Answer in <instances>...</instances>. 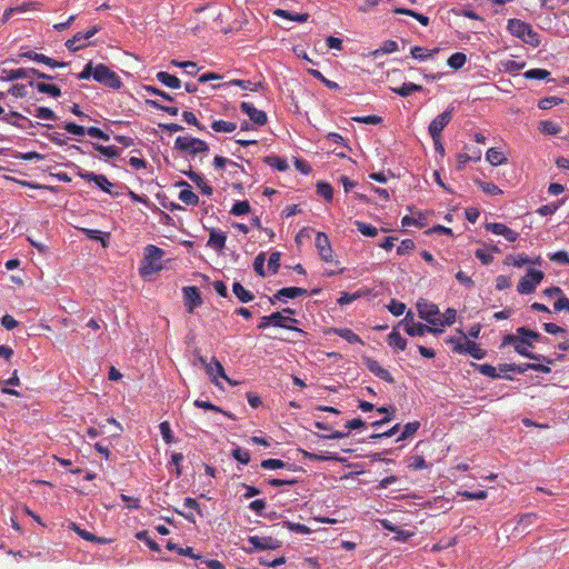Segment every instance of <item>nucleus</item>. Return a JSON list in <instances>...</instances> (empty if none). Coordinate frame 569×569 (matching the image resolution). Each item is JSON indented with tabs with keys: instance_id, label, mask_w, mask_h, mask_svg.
I'll list each match as a JSON object with an SVG mask.
<instances>
[{
	"instance_id": "obj_23",
	"label": "nucleus",
	"mask_w": 569,
	"mask_h": 569,
	"mask_svg": "<svg viewBox=\"0 0 569 569\" xmlns=\"http://www.w3.org/2000/svg\"><path fill=\"white\" fill-rule=\"evenodd\" d=\"M30 87H36L37 90L41 93H47L51 96L52 98H58L61 96V90L56 84H50L46 82H34L33 80L29 81Z\"/></svg>"
},
{
	"instance_id": "obj_58",
	"label": "nucleus",
	"mask_w": 569,
	"mask_h": 569,
	"mask_svg": "<svg viewBox=\"0 0 569 569\" xmlns=\"http://www.w3.org/2000/svg\"><path fill=\"white\" fill-rule=\"evenodd\" d=\"M561 102H562V99H560L558 97H547V98H542L539 100L538 107L541 110H548L555 106H558Z\"/></svg>"
},
{
	"instance_id": "obj_39",
	"label": "nucleus",
	"mask_w": 569,
	"mask_h": 569,
	"mask_svg": "<svg viewBox=\"0 0 569 569\" xmlns=\"http://www.w3.org/2000/svg\"><path fill=\"white\" fill-rule=\"evenodd\" d=\"M530 363H522V365H516V363H502L499 365V371L500 372H509L513 371L517 373H525L527 370H529Z\"/></svg>"
},
{
	"instance_id": "obj_8",
	"label": "nucleus",
	"mask_w": 569,
	"mask_h": 569,
	"mask_svg": "<svg viewBox=\"0 0 569 569\" xmlns=\"http://www.w3.org/2000/svg\"><path fill=\"white\" fill-rule=\"evenodd\" d=\"M459 332L462 335L465 342H458L453 347V351L457 353H469L472 358L478 360L483 359L487 355L486 350L481 349L478 343L468 340L467 336L461 330H459Z\"/></svg>"
},
{
	"instance_id": "obj_59",
	"label": "nucleus",
	"mask_w": 569,
	"mask_h": 569,
	"mask_svg": "<svg viewBox=\"0 0 569 569\" xmlns=\"http://www.w3.org/2000/svg\"><path fill=\"white\" fill-rule=\"evenodd\" d=\"M565 203V199L560 200L558 203H548V204H545V206H541L537 212L540 214V216H551L558 209L559 207Z\"/></svg>"
},
{
	"instance_id": "obj_43",
	"label": "nucleus",
	"mask_w": 569,
	"mask_h": 569,
	"mask_svg": "<svg viewBox=\"0 0 569 569\" xmlns=\"http://www.w3.org/2000/svg\"><path fill=\"white\" fill-rule=\"evenodd\" d=\"M419 427H420L419 421L408 422L407 425H405L401 435L397 438V441H401V440H405V439L413 436L417 432V430L419 429Z\"/></svg>"
},
{
	"instance_id": "obj_55",
	"label": "nucleus",
	"mask_w": 569,
	"mask_h": 569,
	"mask_svg": "<svg viewBox=\"0 0 569 569\" xmlns=\"http://www.w3.org/2000/svg\"><path fill=\"white\" fill-rule=\"evenodd\" d=\"M198 361L204 367L206 372L210 378V381L217 387H220L219 381L216 380V373L213 372V366L211 361L208 362L207 358L203 356H198Z\"/></svg>"
},
{
	"instance_id": "obj_30",
	"label": "nucleus",
	"mask_w": 569,
	"mask_h": 569,
	"mask_svg": "<svg viewBox=\"0 0 569 569\" xmlns=\"http://www.w3.org/2000/svg\"><path fill=\"white\" fill-rule=\"evenodd\" d=\"M264 162L278 171H286L289 168L287 159L278 156H268Z\"/></svg>"
},
{
	"instance_id": "obj_56",
	"label": "nucleus",
	"mask_w": 569,
	"mask_h": 569,
	"mask_svg": "<svg viewBox=\"0 0 569 569\" xmlns=\"http://www.w3.org/2000/svg\"><path fill=\"white\" fill-rule=\"evenodd\" d=\"M136 537L138 540L144 542L151 550H153V551L160 550L159 545L153 539H151L149 537L148 531H146V530L139 531V532H137Z\"/></svg>"
},
{
	"instance_id": "obj_33",
	"label": "nucleus",
	"mask_w": 569,
	"mask_h": 569,
	"mask_svg": "<svg viewBox=\"0 0 569 569\" xmlns=\"http://www.w3.org/2000/svg\"><path fill=\"white\" fill-rule=\"evenodd\" d=\"M211 128L216 132H233L237 128L234 122L224 121V120H214L211 123Z\"/></svg>"
},
{
	"instance_id": "obj_18",
	"label": "nucleus",
	"mask_w": 569,
	"mask_h": 569,
	"mask_svg": "<svg viewBox=\"0 0 569 569\" xmlns=\"http://www.w3.org/2000/svg\"><path fill=\"white\" fill-rule=\"evenodd\" d=\"M227 234L220 229H211L209 233V240L207 246L216 250L217 252H222L226 247Z\"/></svg>"
},
{
	"instance_id": "obj_16",
	"label": "nucleus",
	"mask_w": 569,
	"mask_h": 569,
	"mask_svg": "<svg viewBox=\"0 0 569 569\" xmlns=\"http://www.w3.org/2000/svg\"><path fill=\"white\" fill-rule=\"evenodd\" d=\"M363 361L369 369L370 372H372L376 377L380 378L381 380H385L386 382L393 383L395 379L390 375V372L380 366V363L377 360L370 359L365 357Z\"/></svg>"
},
{
	"instance_id": "obj_37",
	"label": "nucleus",
	"mask_w": 569,
	"mask_h": 569,
	"mask_svg": "<svg viewBox=\"0 0 569 569\" xmlns=\"http://www.w3.org/2000/svg\"><path fill=\"white\" fill-rule=\"evenodd\" d=\"M393 12L395 13H399V14L410 16V17L417 19L422 26H428L429 24V18L427 16L418 13V12L411 10V9L396 8V9H393Z\"/></svg>"
},
{
	"instance_id": "obj_19",
	"label": "nucleus",
	"mask_w": 569,
	"mask_h": 569,
	"mask_svg": "<svg viewBox=\"0 0 569 569\" xmlns=\"http://www.w3.org/2000/svg\"><path fill=\"white\" fill-rule=\"evenodd\" d=\"M270 320H271L273 327L288 329V330H293L295 329L293 325L298 322L297 319L289 317V316H284L282 312H279V311L272 312L270 315Z\"/></svg>"
},
{
	"instance_id": "obj_27",
	"label": "nucleus",
	"mask_w": 569,
	"mask_h": 569,
	"mask_svg": "<svg viewBox=\"0 0 569 569\" xmlns=\"http://www.w3.org/2000/svg\"><path fill=\"white\" fill-rule=\"evenodd\" d=\"M274 16L277 17H280V18H283V19H288V20H291V21H296V22H307L308 19H309V14L308 13H292L290 11H287V10H283V9H277L274 10Z\"/></svg>"
},
{
	"instance_id": "obj_7",
	"label": "nucleus",
	"mask_w": 569,
	"mask_h": 569,
	"mask_svg": "<svg viewBox=\"0 0 569 569\" xmlns=\"http://www.w3.org/2000/svg\"><path fill=\"white\" fill-rule=\"evenodd\" d=\"M452 111L453 108H448L430 122L428 131L433 142L438 143V138H441L442 130L447 127L452 118Z\"/></svg>"
},
{
	"instance_id": "obj_9",
	"label": "nucleus",
	"mask_w": 569,
	"mask_h": 569,
	"mask_svg": "<svg viewBox=\"0 0 569 569\" xmlns=\"http://www.w3.org/2000/svg\"><path fill=\"white\" fill-rule=\"evenodd\" d=\"M163 256L164 251L154 244H148L144 248V261L147 262L148 267L154 271L162 269L161 259Z\"/></svg>"
},
{
	"instance_id": "obj_45",
	"label": "nucleus",
	"mask_w": 569,
	"mask_h": 569,
	"mask_svg": "<svg viewBox=\"0 0 569 569\" xmlns=\"http://www.w3.org/2000/svg\"><path fill=\"white\" fill-rule=\"evenodd\" d=\"M146 103L157 110L164 111L170 116H177L179 113V109L177 107L164 106L157 100L147 99Z\"/></svg>"
},
{
	"instance_id": "obj_49",
	"label": "nucleus",
	"mask_w": 569,
	"mask_h": 569,
	"mask_svg": "<svg viewBox=\"0 0 569 569\" xmlns=\"http://www.w3.org/2000/svg\"><path fill=\"white\" fill-rule=\"evenodd\" d=\"M476 183L481 188V190L490 196H497L502 193V190L492 182H486L481 180H476Z\"/></svg>"
},
{
	"instance_id": "obj_62",
	"label": "nucleus",
	"mask_w": 569,
	"mask_h": 569,
	"mask_svg": "<svg viewBox=\"0 0 569 569\" xmlns=\"http://www.w3.org/2000/svg\"><path fill=\"white\" fill-rule=\"evenodd\" d=\"M200 562L197 565L199 569H204L202 566H204L207 569H223V565L216 559H198Z\"/></svg>"
},
{
	"instance_id": "obj_29",
	"label": "nucleus",
	"mask_w": 569,
	"mask_h": 569,
	"mask_svg": "<svg viewBox=\"0 0 569 569\" xmlns=\"http://www.w3.org/2000/svg\"><path fill=\"white\" fill-rule=\"evenodd\" d=\"M166 548L169 551H176L177 553H179L181 556H187V557H190L192 559H201V556L194 553L193 549L191 547L182 548V547H179L177 543H174L172 541H168L167 545H166Z\"/></svg>"
},
{
	"instance_id": "obj_52",
	"label": "nucleus",
	"mask_w": 569,
	"mask_h": 569,
	"mask_svg": "<svg viewBox=\"0 0 569 569\" xmlns=\"http://www.w3.org/2000/svg\"><path fill=\"white\" fill-rule=\"evenodd\" d=\"M230 84L237 86L243 90L257 91L261 82H252L251 80L234 79L230 81Z\"/></svg>"
},
{
	"instance_id": "obj_35",
	"label": "nucleus",
	"mask_w": 569,
	"mask_h": 569,
	"mask_svg": "<svg viewBox=\"0 0 569 569\" xmlns=\"http://www.w3.org/2000/svg\"><path fill=\"white\" fill-rule=\"evenodd\" d=\"M211 363L213 366V372L216 373V380L218 381V378H222L224 379L229 385L231 386H236L237 382L231 380L224 372V368L223 366L221 365V362L217 359V358H212L211 359Z\"/></svg>"
},
{
	"instance_id": "obj_44",
	"label": "nucleus",
	"mask_w": 569,
	"mask_h": 569,
	"mask_svg": "<svg viewBox=\"0 0 569 569\" xmlns=\"http://www.w3.org/2000/svg\"><path fill=\"white\" fill-rule=\"evenodd\" d=\"M438 51V49H435V50H427L425 48H421V47H413L411 48V56L415 58V59H418V60H426L428 58H431L433 56V53H436Z\"/></svg>"
},
{
	"instance_id": "obj_48",
	"label": "nucleus",
	"mask_w": 569,
	"mask_h": 569,
	"mask_svg": "<svg viewBox=\"0 0 569 569\" xmlns=\"http://www.w3.org/2000/svg\"><path fill=\"white\" fill-rule=\"evenodd\" d=\"M476 367L477 370L483 376L490 377L492 379H498L501 377L498 372V369L489 363L476 365Z\"/></svg>"
},
{
	"instance_id": "obj_54",
	"label": "nucleus",
	"mask_w": 569,
	"mask_h": 569,
	"mask_svg": "<svg viewBox=\"0 0 569 569\" xmlns=\"http://www.w3.org/2000/svg\"><path fill=\"white\" fill-rule=\"evenodd\" d=\"M19 57L30 59L37 63H43L48 62V57L42 53H37L32 50L21 51L19 53Z\"/></svg>"
},
{
	"instance_id": "obj_3",
	"label": "nucleus",
	"mask_w": 569,
	"mask_h": 569,
	"mask_svg": "<svg viewBox=\"0 0 569 569\" xmlns=\"http://www.w3.org/2000/svg\"><path fill=\"white\" fill-rule=\"evenodd\" d=\"M93 79L97 82L116 90L120 89L123 84L121 78L103 63L96 64Z\"/></svg>"
},
{
	"instance_id": "obj_51",
	"label": "nucleus",
	"mask_w": 569,
	"mask_h": 569,
	"mask_svg": "<svg viewBox=\"0 0 569 569\" xmlns=\"http://www.w3.org/2000/svg\"><path fill=\"white\" fill-rule=\"evenodd\" d=\"M550 76V72L546 69H530L523 73L527 79L546 80Z\"/></svg>"
},
{
	"instance_id": "obj_46",
	"label": "nucleus",
	"mask_w": 569,
	"mask_h": 569,
	"mask_svg": "<svg viewBox=\"0 0 569 569\" xmlns=\"http://www.w3.org/2000/svg\"><path fill=\"white\" fill-rule=\"evenodd\" d=\"M539 130L545 134H558L561 131V128L549 120L541 121L539 123Z\"/></svg>"
},
{
	"instance_id": "obj_61",
	"label": "nucleus",
	"mask_w": 569,
	"mask_h": 569,
	"mask_svg": "<svg viewBox=\"0 0 569 569\" xmlns=\"http://www.w3.org/2000/svg\"><path fill=\"white\" fill-rule=\"evenodd\" d=\"M387 308L396 317L401 316L406 311V305L396 299H392Z\"/></svg>"
},
{
	"instance_id": "obj_53",
	"label": "nucleus",
	"mask_w": 569,
	"mask_h": 569,
	"mask_svg": "<svg viewBox=\"0 0 569 569\" xmlns=\"http://www.w3.org/2000/svg\"><path fill=\"white\" fill-rule=\"evenodd\" d=\"M317 193L330 201L333 197V189L329 183L320 181L317 183Z\"/></svg>"
},
{
	"instance_id": "obj_57",
	"label": "nucleus",
	"mask_w": 569,
	"mask_h": 569,
	"mask_svg": "<svg viewBox=\"0 0 569 569\" xmlns=\"http://www.w3.org/2000/svg\"><path fill=\"white\" fill-rule=\"evenodd\" d=\"M33 116L43 120H54L57 118L56 113L47 107H37L34 109Z\"/></svg>"
},
{
	"instance_id": "obj_25",
	"label": "nucleus",
	"mask_w": 569,
	"mask_h": 569,
	"mask_svg": "<svg viewBox=\"0 0 569 569\" xmlns=\"http://www.w3.org/2000/svg\"><path fill=\"white\" fill-rule=\"evenodd\" d=\"M157 80L160 81L163 86L171 89H179L181 87V81L178 77L170 74L166 71H159L157 73Z\"/></svg>"
},
{
	"instance_id": "obj_24",
	"label": "nucleus",
	"mask_w": 569,
	"mask_h": 569,
	"mask_svg": "<svg viewBox=\"0 0 569 569\" xmlns=\"http://www.w3.org/2000/svg\"><path fill=\"white\" fill-rule=\"evenodd\" d=\"M232 292L237 297V299L242 302L247 303L254 299V296L251 291L247 290L240 282L234 281L232 284Z\"/></svg>"
},
{
	"instance_id": "obj_17",
	"label": "nucleus",
	"mask_w": 569,
	"mask_h": 569,
	"mask_svg": "<svg viewBox=\"0 0 569 569\" xmlns=\"http://www.w3.org/2000/svg\"><path fill=\"white\" fill-rule=\"evenodd\" d=\"M31 72L33 71L30 70V68H20L11 70L2 68L0 69V79L3 81H13L18 79H27L28 81H30Z\"/></svg>"
},
{
	"instance_id": "obj_2",
	"label": "nucleus",
	"mask_w": 569,
	"mask_h": 569,
	"mask_svg": "<svg viewBox=\"0 0 569 569\" xmlns=\"http://www.w3.org/2000/svg\"><path fill=\"white\" fill-rule=\"evenodd\" d=\"M174 149L193 158L197 154L206 156L209 152V144L204 140L191 136H180L174 141Z\"/></svg>"
},
{
	"instance_id": "obj_47",
	"label": "nucleus",
	"mask_w": 569,
	"mask_h": 569,
	"mask_svg": "<svg viewBox=\"0 0 569 569\" xmlns=\"http://www.w3.org/2000/svg\"><path fill=\"white\" fill-rule=\"evenodd\" d=\"M250 203L247 200L236 201L230 210L233 216H243L250 212Z\"/></svg>"
},
{
	"instance_id": "obj_12",
	"label": "nucleus",
	"mask_w": 569,
	"mask_h": 569,
	"mask_svg": "<svg viewBox=\"0 0 569 569\" xmlns=\"http://www.w3.org/2000/svg\"><path fill=\"white\" fill-rule=\"evenodd\" d=\"M248 542L253 550H273L280 547V541L272 537L250 536Z\"/></svg>"
},
{
	"instance_id": "obj_60",
	"label": "nucleus",
	"mask_w": 569,
	"mask_h": 569,
	"mask_svg": "<svg viewBox=\"0 0 569 569\" xmlns=\"http://www.w3.org/2000/svg\"><path fill=\"white\" fill-rule=\"evenodd\" d=\"M143 90L147 93H149V94L161 97L166 101H173V97L172 96H170L169 93H167L166 91H163V90H161V89H159L157 87L143 86Z\"/></svg>"
},
{
	"instance_id": "obj_41",
	"label": "nucleus",
	"mask_w": 569,
	"mask_h": 569,
	"mask_svg": "<svg viewBox=\"0 0 569 569\" xmlns=\"http://www.w3.org/2000/svg\"><path fill=\"white\" fill-rule=\"evenodd\" d=\"M231 456L241 465H248L250 462V452L241 447H236L231 451Z\"/></svg>"
},
{
	"instance_id": "obj_22",
	"label": "nucleus",
	"mask_w": 569,
	"mask_h": 569,
	"mask_svg": "<svg viewBox=\"0 0 569 569\" xmlns=\"http://www.w3.org/2000/svg\"><path fill=\"white\" fill-rule=\"evenodd\" d=\"M261 468L264 470H274L286 468L288 470L296 471L297 467L290 462L282 461L280 459L269 458L264 459L260 463Z\"/></svg>"
},
{
	"instance_id": "obj_64",
	"label": "nucleus",
	"mask_w": 569,
	"mask_h": 569,
	"mask_svg": "<svg viewBox=\"0 0 569 569\" xmlns=\"http://www.w3.org/2000/svg\"><path fill=\"white\" fill-rule=\"evenodd\" d=\"M415 249V242L411 239H405L397 248V253L400 256L408 254Z\"/></svg>"
},
{
	"instance_id": "obj_40",
	"label": "nucleus",
	"mask_w": 569,
	"mask_h": 569,
	"mask_svg": "<svg viewBox=\"0 0 569 569\" xmlns=\"http://www.w3.org/2000/svg\"><path fill=\"white\" fill-rule=\"evenodd\" d=\"M179 200L188 206H197L199 197L190 189H183L179 192Z\"/></svg>"
},
{
	"instance_id": "obj_42",
	"label": "nucleus",
	"mask_w": 569,
	"mask_h": 569,
	"mask_svg": "<svg viewBox=\"0 0 569 569\" xmlns=\"http://www.w3.org/2000/svg\"><path fill=\"white\" fill-rule=\"evenodd\" d=\"M486 157H487V160L492 164V166H499L501 163H503L506 161V158L503 156L502 152H500L498 149L496 148H490L487 153H486Z\"/></svg>"
},
{
	"instance_id": "obj_14",
	"label": "nucleus",
	"mask_w": 569,
	"mask_h": 569,
	"mask_svg": "<svg viewBox=\"0 0 569 569\" xmlns=\"http://www.w3.org/2000/svg\"><path fill=\"white\" fill-rule=\"evenodd\" d=\"M240 110L258 126H263L267 122V113L262 110H258L251 102H241Z\"/></svg>"
},
{
	"instance_id": "obj_63",
	"label": "nucleus",
	"mask_w": 569,
	"mask_h": 569,
	"mask_svg": "<svg viewBox=\"0 0 569 569\" xmlns=\"http://www.w3.org/2000/svg\"><path fill=\"white\" fill-rule=\"evenodd\" d=\"M549 259L556 263L562 264V266H569V254L567 251H557L555 253H551L549 256Z\"/></svg>"
},
{
	"instance_id": "obj_36",
	"label": "nucleus",
	"mask_w": 569,
	"mask_h": 569,
	"mask_svg": "<svg viewBox=\"0 0 569 569\" xmlns=\"http://www.w3.org/2000/svg\"><path fill=\"white\" fill-rule=\"evenodd\" d=\"M517 333L521 337V338H526L530 341H542V340H546V337L541 336L539 332L537 331H533L527 327H519L517 329Z\"/></svg>"
},
{
	"instance_id": "obj_32",
	"label": "nucleus",
	"mask_w": 569,
	"mask_h": 569,
	"mask_svg": "<svg viewBox=\"0 0 569 569\" xmlns=\"http://www.w3.org/2000/svg\"><path fill=\"white\" fill-rule=\"evenodd\" d=\"M194 406L197 408H201V409H204V410H212V411L220 412V413L227 416L230 419H236V417L232 413L222 410L221 408L217 407L216 405H213V403H211L210 401H207V400L197 399L194 401Z\"/></svg>"
},
{
	"instance_id": "obj_15",
	"label": "nucleus",
	"mask_w": 569,
	"mask_h": 569,
	"mask_svg": "<svg viewBox=\"0 0 569 569\" xmlns=\"http://www.w3.org/2000/svg\"><path fill=\"white\" fill-rule=\"evenodd\" d=\"M307 295V290L299 287H286L277 291L273 298L270 299L271 303H274V300H279L286 302L287 299H296L298 297Z\"/></svg>"
},
{
	"instance_id": "obj_21",
	"label": "nucleus",
	"mask_w": 569,
	"mask_h": 569,
	"mask_svg": "<svg viewBox=\"0 0 569 569\" xmlns=\"http://www.w3.org/2000/svg\"><path fill=\"white\" fill-rule=\"evenodd\" d=\"M184 174L208 197L212 196L213 189L207 183L203 177L192 170L186 171Z\"/></svg>"
},
{
	"instance_id": "obj_11",
	"label": "nucleus",
	"mask_w": 569,
	"mask_h": 569,
	"mask_svg": "<svg viewBox=\"0 0 569 569\" xmlns=\"http://www.w3.org/2000/svg\"><path fill=\"white\" fill-rule=\"evenodd\" d=\"M182 292L187 311L189 313H192L193 310L197 307L201 306L202 303V298L200 296L199 289L194 286H187L183 287Z\"/></svg>"
},
{
	"instance_id": "obj_28",
	"label": "nucleus",
	"mask_w": 569,
	"mask_h": 569,
	"mask_svg": "<svg viewBox=\"0 0 569 569\" xmlns=\"http://www.w3.org/2000/svg\"><path fill=\"white\" fill-rule=\"evenodd\" d=\"M391 91L399 94L400 97H408L412 92H419L422 91V87L420 84H416L412 82H405L399 88H391Z\"/></svg>"
},
{
	"instance_id": "obj_10",
	"label": "nucleus",
	"mask_w": 569,
	"mask_h": 569,
	"mask_svg": "<svg viewBox=\"0 0 569 569\" xmlns=\"http://www.w3.org/2000/svg\"><path fill=\"white\" fill-rule=\"evenodd\" d=\"M528 348H533L532 341H530V340H528L526 338H521V340L517 343L515 350L520 356L529 358L531 360L542 361V362H546L548 365L553 363L552 359H550V358H548V357H546L543 355L533 353V352L529 351Z\"/></svg>"
},
{
	"instance_id": "obj_20",
	"label": "nucleus",
	"mask_w": 569,
	"mask_h": 569,
	"mask_svg": "<svg viewBox=\"0 0 569 569\" xmlns=\"http://www.w3.org/2000/svg\"><path fill=\"white\" fill-rule=\"evenodd\" d=\"M316 247L319 251L320 257L325 261H329L331 259L332 250L329 243V239L323 232H317Z\"/></svg>"
},
{
	"instance_id": "obj_38",
	"label": "nucleus",
	"mask_w": 569,
	"mask_h": 569,
	"mask_svg": "<svg viewBox=\"0 0 569 569\" xmlns=\"http://www.w3.org/2000/svg\"><path fill=\"white\" fill-rule=\"evenodd\" d=\"M467 62V56L462 52H456L451 54L447 61L448 66L455 70H458Z\"/></svg>"
},
{
	"instance_id": "obj_4",
	"label": "nucleus",
	"mask_w": 569,
	"mask_h": 569,
	"mask_svg": "<svg viewBox=\"0 0 569 569\" xmlns=\"http://www.w3.org/2000/svg\"><path fill=\"white\" fill-rule=\"evenodd\" d=\"M77 168V176L81 179L93 182L101 191L111 194L118 196L112 191L113 183L108 180V178L103 174H98L92 171L82 170L80 167L74 166Z\"/></svg>"
},
{
	"instance_id": "obj_26",
	"label": "nucleus",
	"mask_w": 569,
	"mask_h": 569,
	"mask_svg": "<svg viewBox=\"0 0 569 569\" xmlns=\"http://www.w3.org/2000/svg\"><path fill=\"white\" fill-rule=\"evenodd\" d=\"M387 340L390 347L398 350L403 351L407 347V340L400 335L397 328H393V330L388 335Z\"/></svg>"
},
{
	"instance_id": "obj_13",
	"label": "nucleus",
	"mask_w": 569,
	"mask_h": 569,
	"mask_svg": "<svg viewBox=\"0 0 569 569\" xmlns=\"http://www.w3.org/2000/svg\"><path fill=\"white\" fill-rule=\"evenodd\" d=\"M487 231H490L495 234L502 236L509 242H515L519 238V233L510 229L503 223L499 222H490L485 226Z\"/></svg>"
},
{
	"instance_id": "obj_50",
	"label": "nucleus",
	"mask_w": 569,
	"mask_h": 569,
	"mask_svg": "<svg viewBox=\"0 0 569 569\" xmlns=\"http://www.w3.org/2000/svg\"><path fill=\"white\" fill-rule=\"evenodd\" d=\"M159 430H160L163 441L167 445H170L174 441L172 430H171L170 423L168 421L160 422Z\"/></svg>"
},
{
	"instance_id": "obj_34",
	"label": "nucleus",
	"mask_w": 569,
	"mask_h": 569,
	"mask_svg": "<svg viewBox=\"0 0 569 569\" xmlns=\"http://www.w3.org/2000/svg\"><path fill=\"white\" fill-rule=\"evenodd\" d=\"M93 149L108 158H117L120 154V149L114 146H102L99 143H93Z\"/></svg>"
},
{
	"instance_id": "obj_1",
	"label": "nucleus",
	"mask_w": 569,
	"mask_h": 569,
	"mask_svg": "<svg viewBox=\"0 0 569 569\" xmlns=\"http://www.w3.org/2000/svg\"><path fill=\"white\" fill-rule=\"evenodd\" d=\"M507 29L512 36L521 39L533 48H537L540 44V36L529 23L522 20L516 18L509 19Z\"/></svg>"
},
{
	"instance_id": "obj_5",
	"label": "nucleus",
	"mask_w": 569,
	"mask_h": 569,
	"mask_svg": "<svg viewBox=\"0 0 569 569\" xmlns=\"http://www.w3.org/2000/svg\"><path fill=\"white\" fill-rule=\"evenodd\" d=\"M545 274L540 270L536 269H528L526 276H523L518 286L517 291L521 295H529L533 292L537 288V286L541 282Z\"/></svg>"
},
{
	"instance_id": "obj_6",
	"label": "nucleus",
	"mask_w": 569,
	"mask_h": 569,
	"mask_svg": "<svg viewBox=\"0 0 569 569\" xmlns=\"http://www.w3.org/2000/svg\"><path fill=\"white\" fill-rule=\"evenodd\" d=\"M417 310L419 317L432 326H439L441 323V319L439 318L440 311L437 305L429 303L425 299H420L417 302Z\"/></svg>"
},
{
	"instance_id": "obj_31",
	"label": "nucleus",
	"mask_w": 569,
	"mask_h": 569,
	"mask_svg": "<svg viewBox=\"0 0 569 569\" xmlns=\"http://www.w3.org/2000/svg\"><path fill=\"white\" fill-rule=\"evenodd\" d=\"M405 331L411 337H422L428 331H433V329L432 327L418 322L415 325H410V327L406 328Z\"/></svg>"
}]
</instances>
